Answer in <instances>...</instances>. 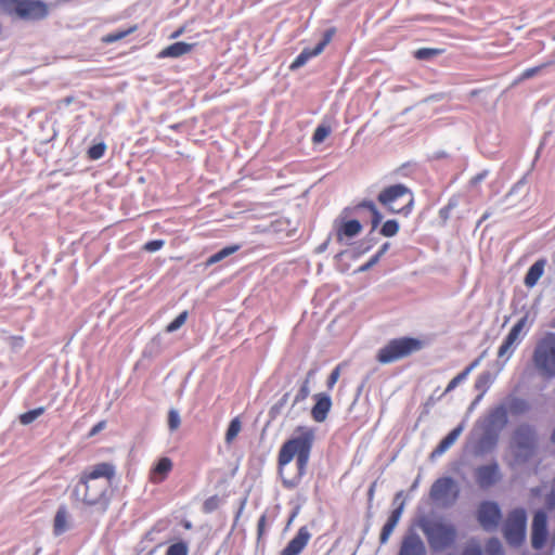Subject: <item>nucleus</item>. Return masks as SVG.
<instances>
[{
  "instance_id": "obj_1",
  "label": "nucleus",
  "mask_w": 555,
  "mask_h": 555,
  "mask_svg": "<svg viewBox=\"0 0 555 555\" xmlns=\"http://www.w3.org/2000/svg\"><path fill=\"white\" fill-rule=\"evenodd\" d=\"M315 440V430L309 426H298L283 442L278 453V472L285 489L297 488L307 473Z\"/></svg>"
},
{
  "instance_id": "obj_2",
  "label": "nucleus",
  "mask_w": 555,
  "mask_h": 555,
  "mask_svg": "<svg viewBox=\"0 0 555 555\" xmlns=\"http://www.w3.org/2000/svg\"><path fill=\"white\" fill-rule=\"evenodd\" d=\"M116 476V467L108 462L96 463L79 475L73 489V499L86 506H99L103 512L109 505V488Z\"/></svg>"
},
{
  "instance_id": "obj_3",
  "label": "nucleus",
  "mask_w": 555,
  "mask_h": 555,
  "mask_svg": "<svg viewBox=\"0 0 555 555\" xmlns=\"http://www.w3.org/2000/svg\"><path fill=\"white\" fill-rule=\"evenodd\" d=\"M378 203L390 214L409 217L414 209V194L405 184L385 186L377 195Z\"/></svg>"
},
{
  "instance_id": "obj_4",
  "label": "nucleus",
  "mask_w": 555,
  "mask_h": 555,
  "mask_svg": "<svg viewBox=\"0 0 555 555\" xmlns=\"http://www.w3.org/2000/svg\"><path fill=\"white\" fill-rule=\"evenodd\" d=\"M424 346V341L415 337L393 338L377 351L376 360L380 364H390L421 351Z\"/></svg>"
},
{
  "instance_id": "obj_5",
  "label": "nucleus",
  "mask_w": 555,
  "mask_h": 555,
  "mask_svg": "<svg viewBox=\"0 0 555 555\" xmlns=\"http://www.w3.org/2000/svg\"><path fill=\"white\" fill-rule=\"evenodd\" d=\"M533 363L545 377H555V334L547 333L538 343L533 351Z\"/></svg>"
},
{
  "instance_id": "obj_6",
  "label": "nucleus",
  "mask_w": 555,
  "mask_h": 555,
  "mask_svg": "<svg viewBox=\"0 0 555 555\" xmlns=\"http://www.w3.org/2000/svg\"><path fill=\"white\" fill-rule=\"evenodd\" d=\"M423 532L433 550H444L452 546L457 537L455 527L442 521L426 524L423 527Z\"/></svg>"
},
{
  "instance_id": "obj_7",
  "label": "nucleus",
  "mask_w": 555,
  "mask_h": 555,
  "mask_svg": "<svg viewBox=\"0 0 555 555\" xmlns=\"http://www.w3.org/2000/svg\"><path fill=\"white\" fill-rule=\"evenodd\" d=\"M527 514L521 507L514 508L507 515L503 534L508 545L518 547L526 539Z\"/></svg>"
},
{
  "instance_id": "obj_8",
  "label": "nucleus",
  "mask_w": 555,
  "mask_h": 555,
  "mask_svg": "<svg viewBox=\"0 0 555 555\" xmlns=\"http://www.w3.org/2000/svg\"><path fill=\"white\" fill-rule=\"evenodd\" d=\"M7 4L22 20H43L49 14V7L40 0H5Z\"/></svg>"
},
{
  "instance_id": "obj_9",
  "label": "nucleus",
  "mask_w": 555,
  "mask_h": 555,
  "mask_svg": "<svg viewBox=\"0 0 555 555\" xmlns=\"http://www.w3.org/2000/svg\"><path fill=\"white\" fill-rule=\"evenodd\" d=\"M514 442L516 459L520 462H526L532 456L535 449L537 437L534 428L528 424L519 425L514 433Z\"/></svg>"
},
{
  "instance_id": "obj_10",
  "label": "nucleus",
  "mask_w": 555,
  "mask_h": 555,
  "mask_svg": "<svg viewBox=\"0 0 555 555\" xmlns=\"http://www.w3.org/2000/svg\"><path fill=\"white\" fill-rule=\"evenodd\" d=\"M476 517L483 530L491 531L502 519L501 508L496 502L482 501L477 507Z\"/></svg>"
},
{
  "instance_id": "obj_11",
  "label": "nucleus",
  "mask_w": 555,
  "mask_h": 555,
  "mask_svg": "<svg viewBox=\"0 0 555 555\" xmlns=\"http://www.w3.org/2000/svg\"><path fill=\"white\" fill-rule=\"evenodd\" d=\"M474 477L480 489H489L501 480L502 474L499 464L492 462L478 466L474 472Z\"/></svg>"
},
{
  "instance_id": "obj_12",
  "label": "nucleus",
  "mask_w": 555,
  "mask_h": 555,
  "mask_svg": "<svg viewBox=\"0 0 555 555\" xmlns=\"http://www.w3.org/2000/svg\"><path fill=\"white\" fill-rule=\"evenodd\" d=\"M547 540V515L545 511L535 512L531 526V545L534 550H542Z\"/></svg>"
},
{
  "instance_id": "obj_13",
  "label": "nucleus",
  "mask_w": 555,
  "mask_h": 555,
  "mask_svg": "<svg viewBox=\"0 0 555 555\" xmlns=\"http://www.w3.org/2000/svg\"><path fill=\"white\" fill-rule=\"evenodd\" d=\"M528 317L525 315L521 319H519L516 324H514V326L511 328L504 341L499 348L498 356L500 358H503L505 356H507V358L511 357L515 346L520 341V334L526 327Z\"/></svg>"
},
{
  "instance_id": "obj_14",
  "label": "nucleus",
  "mask_w": 555,
  "mask_h": 555,
  "mask_svg": "<svg viewBox=\"0 0 555 555\" xmlns=\"http://www.w3.org/2000/svg\"><path fill=\"white\" fill-rule=\"evenodd\" d=\"M362 224L357 219H340L334 224L336 240L343 242L346 238H352L362 232Z\"/></svg>"
},
{
  "instance_id": "obj_15",
  "label": "nucleus",
  "mask_w": 555,
  "mask_h": 555,
  "mask_svg": "<svg viewBox=\"0 0 555 555\" xmlns=\"http://www.w3.org/2000/svg\"><path fill=\"white\" fill-rule=\"evenodd\" d=\"M311 533L306 526L298 529L296 535L281 551L280 555H299L308 545Z\"/></svg>"
},
{
  "instance_id": "obj_16",
  "label": "nucleus",
  "mask_w": 555,
  "mask_h": 555,
  "mask_svg": "<svg viewBox=\"0 0 555 555\" xmlns=\"http://www.w3.org/2000/svg\"><path fill=\"white\" fill-rule=\"evenodd\" d=\"M398 555H427V552L422 539L416 533H410L403 537Z\"/></svg>"
},
{
  "instance_id": "obj_17",
  "label": "nucleus",
  "mask_w": 555,
  "mask_h": 555,
  "mask_svg": "<svg viewBox=\"0 0 555 555\" xmlns=\"http://www.w3.org/2000/svg\"><path fill=\"white\" fill-rule=\"evenodd\" d=\"M172 468L173 463L171 459L167 456L160 457L150 469L149 480L154 485L162 483L167 479Z\"/></svg>"
},
{
  "instance_id": "obj_18",
  "label": "nucleus",
  "mask_w": 555,
  "mask_h": 555,
  "mask_svg": "<svg viewBox=\"0 0 555 555\" xmlns=\"http://www.w3.org/2000/svg\"><path fill=\"white\" fill-rule=\"evenodd\" d=\"M314 399L315 403L311 409V416L315 422L322 423L326 420L332 408V400L330 396L325 393H317Z\"/></svg>"
},
{
  "instance_id": "obj_19",
  "label": "nucleus",
  "mask_w": 555,
  "mask_h": 555,
  "mask_svg": "<svg viewBox=\"0 0 555 555\" xmlns=\"http://www.w3.org/2000/svg\"><path fill=\"white\" fill-rule=\"evenodd\" d=\"M362 209H365L370 212L372 229L375 230L379 225V223L383 219V216L379 212V210L377 209L374 202H372L370 199H364V201L358 203L357 205H354L352 208L345 209L344 212L351 211L353 214H358Z\"/></svg>"
},
{
  "instance_id": "obj_20",
  "label": "nucleus",
  "mask_w": 555,
  "mask_h": 555,
  "mask_svg": "<svg viewBox=\"0 0 555 555\" xmlns=\"http://www.w3.org/2000/svg\"><path fill=\"white\" fill-rule=\"evenodd\" d=\"M403 511V503L400 504L397 508H395L390 516L388 517L386 524L383 526L380 535H379V543L386 544L393 532L396 526L398 525L400 517L402 515Z\"/></svg>"
},
{
  "instance_id": "obj_21",
  "label": "nucleus",
  "mask_w": 555,
  "mask_h": 555,
  "mask_svg": "<svg viewBox=\"0 0 555 555\" xmlns=\"http://www.w3.org/2000/svg\"><path fill=\"white\" fill-rule=\"evenodd\" d=\"M454 488V481L450 477L437 479L430 489V495L434 500H444Z\"/></svg>"
},
{
  "instance_id": "obj_22",
  "label": "nucleus",
  "mask_w": 555,
  "mask_h": 555,
  "mask_svg": "<svg viewBox=\"0 0 555 555\" xmlns=\"http://www.w3.org/2000/svg\"><path fill=\"white\" fill-rule=\"evenodd\" d=\"M194 47H195V43H186L183 41L175 42V43L164 48L158 53V57L159 59H166V57L177 59L184 54L190 53Z\"/></svg>"
},
{
  "instance_id": "obj_23",
  "label": "nucleus",
  "mask_w": 555,
  "mask_h": 555,
  "mask_svg": "<svg viewBox=\"0 0 555 555\" xmlns=\"http://www.w3.org/2000/svg\"><path fill=\"white\" fill-rule=\"evenodd\" d=\"M464 426L461 424L452 429L435 448L431 456L442 455L449 448H451L462 434Z\"/></svg>"
},
{
  "instance_id": "obj_24",
  "label": "nucleus",
  "mask_w": 555,
  "mask_h": 555,
  "mask_svg": "<svg viewBox=\"0 0 555 555\" xmlns=\"http://www.w3.org/2000/svg\"><path fill=\"white\" fill-rule=\"evenodd\" d=\"M545 260L535 261L527 271L524 283L527 287H533L544 273Z\"/></svg>"
},
{
  "instance_id": "obj_25",
  "label": "nucleus",
  "mask_w": 555,
  "mask_h": 555,
  "mask_svg": "<svg viewBox=\"0 0 555 555\" xmlns=\"http://www.w3.org/2000/svg\"><path fill=\"white\" fill-rule=\"evenodd\" d=\"M69 528L68 525V513L65 506L59 507L55 513L53 520V533L54 535H61Z\"/></svg>"
},
{
  "instance_id": "obj_26",
  "label": "nucleus",
  "mask_w": 555,
  "mask_h": 555,
  "mask_svg": "<svg viewBox=\"0 0 555 555\" xmlns=\"http://www.w3.org/2000/svg\"><path fill=\"white\" fill-rule=\"evenodd\" d=\"M480 360H481V357L477 358L476 360H474L467 367H465L464 371H462L461 373H459L455 377H453L446 390H444V393H448L450 391H452L453 389H455L457 387V385L460 383H462L463 380H465L467 378V376L469 375V373L479 365L480 363Z\"/></svg>"
},
{
  "instance_id": "obj_27",
  "label": "nucleus",
  "mask_w": 555,
  "mask_h": 555,
  "mask_svg": "<svg viewBox=\"0 0 555 555\" xmlns=\"http://www.w3.org/2000/svg\"><path fill=\"white\" fill-rule=\"evenodd\" d=\"M138 28H139L138 25L134 24V25L129 26L128 28L118 29V30L108 33L105 36H103L101 40L103 43L111 44V43L119 41V40L126 38L127 36L135 33L138 30Z\"/></svg>"
},
{
  "instance_id": "obj_28",
  "label": "nucleus",
  "mask_w": 555,
  "mask_h": 555,
  "mask_svg": "<svg viewBox=\"0 0 555 555\" xmlns=\"http://www.w3.org/2000/svg\"><path fill=\"white\" fill-rule=\"evenodd\" d=\"M319 53H317V50L313 48H305L300 54L293 61L289 68L292 70L297 69L301 66H304L310 59L318 56Z\"/></svg>"
},
{
  "instance_id": "obj_29",
  "label": "nucleus",
  "mask_w": 555,
  "mask_h": 555,
  "mask_svg": "<svg viewBox=\"0 0 555 555\" xmlns=\"http://www.w3.org/2000/svg\"><path fill=\"white\" fill-rule=\"evenodd\" d=\"M238 249H240V245L225 246L224 248H222L218 253L211 255L207 259L206 266H212V264L223 260L224 258L229 257L230 255L236 253Z\"/></svg>"
},
{
  "instance_id": "obj_30",
  "label": "nucleus",
  "mask_w": 555,
  "mask_h": 555,
  "mask_svg": "<svg viewBox=\"0 0 555 555\" xmlns=\"http://www.w3.org/2000/svg\"><path fill=\"white\" fill-rule=\"evenodd\" d=\"M442 53H444V49L420 48L414 51V57L417 60H430L435 56L441 55Z\"/></svg>"
},
{
  "instance_id": "obj_31",
  "label": "nucleus",
  "mask_w": 555,
  "mask_h": 555,
  "mask_svg": "<svg viewBox=\"0 0 555 555\" xmlns=\"http://www.w3.org/2000/svg\"><path fill=\"white\" fill-rule=\"evenodd\" d=\"M242 429V423L238 417H234L227 429L225 442L231 443L238 435Z\"/></svg>"
},
{
  "instance_id": "obj_32",
  "label": "nucleus",
  "mask_w": 555,
  "mask_h": 555,
  "mask_svg": "<svg viewBox=\"0 0 555 555\" xmlns=\"http://www.w3.org/2000/svg\"><path fill=\"white\" fill-rule=\"evenodd\" d=\"M399 232V223L395 219H390L384 222L379 233L385 237H392Z\"/></svg>"
},
{
  "instance_id": "obj_33",
  "label": "nucleus",
  "mask_w": 555,
  "mask_h": 555,
  "mask_svg": "<svg viewBox=\"0 0 555 555\" xmlns=\"http://www.w3.org/2000/svg\"><path fill=\"white\" fill-rule=\"evenodd\" d=\"M492 384V376H491V373L489 372H483L481 373L476 382H475V388L479 391H481V393H485L490 385Z\"/></svg>"
},
{
  "instance_id": "obj_34",
  "label": "nucleus",
  "mask_w": 555,
  "mask_h": 555,
  "mask_svg": "<svg viewBox=\"0 0 555 555\" xmlns=\"http://www.w3.org/2000/svg\"><path fill=\"white\" fill-rule=\"evenodd\" d=\"M43 413H44V408H42V406L27 411L20 415V422L23 425H29L30 423H33L36 418H38Z\"/></svg>"
},
{
  "instance_id": "obj_35",
  "label": "nucleus",
  "mask_w": 555,
  "mask_h": 555,
  "mask_svg": "<svg viewBox=\"0 0 555 555\" xmlns=\"http://www.w3.org/2000/svg\"><path fill=\"white\" fill-rule=\"evenodd\" d=\"M486 552L488 555H503V546L499 539L491 538L486 544Z\"/></svg>"
},
{
  "instance_id": "obj_36",
  "label": "nucleus",
  "mask_w": 555,
  "mask_h": 555,
  "mask_svg": "<svg viewBox=\"0 0 555 555\" xmlns=\"http://www.w3.org/2000/svg\"><path fill=\"white\" fill-rule=\"evenodd\" d=\"M188 315H189L188 311H182L173 321H171L166 326V332L173 333V332L178 331L186 322Z\"/></svg>"
},
{
  "instance_id": "obj_37",
  "label": "nucleus",
  "mask_w": 555,
  "mask_h": 555,
  "mask_svg": "<svg viewBox=\"0 0 555 555\" xmlns=\"http://www.w3.org/2000/svg\"><path fill=\"white\" fill-rule=\"evenodd\" d=\"M188 544L183 541L171 544L166 551V555H188Z\"/></svg>"
},
{
  "instance_id": "obj_38",
  "label": "nucleus",
  "mask_w": 555,
  "mask_h": 555,
  "mask_svg": "<svg viewBox=\"0 0 555 555\" xmlns=\"http://www.w3.org/2000/svg\"><path fill=\"white\" fill-rule=\"evenodd\" d=\"M106 151V145L104 143H98L89 147L87 154L90 159L96 160L103 157Z\"/></svg>"
},
{
  "instance_id": "obj_39",
  "label": "nucleus",
  "mask_w": 555,
  "mask_h": 555,
  "mask_svg": "<svg viewBox=\"0 0 555 555\" xmlns=\"http://www.w3.org/2000/svg\"><path fill=\"white\" fill-rule=\"evenodd\" d=\"M336 33V29L334 27L327 29L324 35L323 39L314 47L317 50V53L321 54L325 47L332 41L334 35Z\"/></svg>"
},
{
  "instance_id": "obj_40",
  "label": "nucleus",
  "mask_w": 555,
  "mask_h": 555,
  "mask_svg": "<svg viewBox=\"0 0 555 555\" xmlns=\"http://www.w3.org/2000/svg\"><path fill=\"white\" fill-rule=\"evenodd\" d=\"M330 133L331 130L328 127L318 126L312 135L313 143L317 144L323 142L330 135Z\"/></svg>"
},
{
  "instance_id": "obj_41",
  "label": "nucleus",
  "mask_w": 555,
  "mask_h": 555,
  "mask_svg": "<svg viewBox=\"0 0 555 555\" xmlns=\"http://www.w3.org/2000/svg\"><path fill=\"white\" fill-rule=\"evenodd\" d=\"M220 500L217 495L209 496L203 503V512L206 514L212 513L219 507Z\"/></svg>"
},
{
  "instance_id": "obj_42",
  "label": "nucleus",
  "mask_w": 555,
  "mask_h": 555,
  "mask_svg": "<svg viewBox=\"0 0 555 555\" xmlns=\"http://www.w3.org/2000/svg\"><path fill=\"white\" fill-rule=\"evenodd\" d=\"M180 415L176 410H170L168 413V426L170 430H177L180 427Z\"/></svg>"
},
{
  "instance_id": "obj_43",
  "label": "nucleus",
  "mask_w": 555,
  "mask_h": 555,
  "mask_svg": "<svg viewBox=\"0 0 555 555\" xmlns=\"http://www.w3.org/2000/svg\"><path fill=\"white\" fill-rule=\"evenodd\" d=\"M340 371H341V364H338L330 374L328 378H327V382H326V386L330 390H332L335 386V384L337 383V380L339 379V376H340Z\"/></svg>"
},
{
  "instance_id": "obj_44",
  "label": "nucleus",
  "mask_w": 555,
  "mask_h": 555,
  "mask_svg": "<svg viewBox=\"0 0 555 555\" xmlns=\"http://www.w3.org/2000/svg\"><path fill=\"white\" fill-rule=\"evenodd\" d=\"M511 410L515 414L525 413L529 410V404L525 400L517 399L512 403Z\"/></svg>"
},
{
  "instance_id": "obj_45",
  "label": "nucleus",
  "mask_w": 555,
  "mask_h": 555,
  "mask_svg": "<svg viewBox=\"0 0 555 555\" xmlns=\"http://www.w3.org/2000/svg\"><path fill=\"white\" fill-rule=\"evenodd\" d=\"M165 242L163 240H154L144 244L143 249L149 253H154L159 250L164 246Z\"/></svg>"
},
{
  "instance_id": "obj_46",
  "label": "nucleus",
  "mask_w": 555,
  "mask_h": 555,
  "mask_svg": "<svg viewBox=\"0 0 555 555\" xmlns=\"http://www.w3.org/2000/svg\"><path fill=\"white\" fill-rule=\"evenodd\" d=\"M462 555H483V554H482L481 546L479 544H469L463 550Z\"/></svg>"
},
{
  "instance_id": "obj_47",
  "label": "nucleus",
  "mask_w": 555,
  "mask_h": 555,
  "mask_svg": "<svg viewBox=\"0 0 555 555\" xmlns=\"http://www.w3.org/2000/svg\"><path fill=\"white\" fill-rule=\"evenodd\" d=\"M488 175H489L488 170H482L481 172L477 173L469 180V185L473 188L477 186L479 183H481L488 177Z\"/></svg>"
},
{
  "instance_id": "obj_48",
  "label": "nucleus",
  "mask_w": 555,
  "mask_h": 555,
  "mask_svg": "<svg viewBox=\"0 0 555 555\" xmlns=\"http://www.w3.org/2000/svg\"><path fill=\"white\" fill-rule=\"evenodd\" d=\"M106 421H100L98 422L91 429L90 431L88 433V438H92L94 437L95 435H98L100 431H102L103 429L106 428Z\"/></svg>"
},
{
  "instance_id": "obj_49",
  "label": "nucleus",
  "mask_w": 555,
  "mask_h": 555,
  "mask_svg": "<svg viewBox=\"0 0 555 555\" xmlns=\"http://www.w3.org/2000/svg\"><path fill=\"white\" fill-rule=\"evenodd\" d=\"M266 522H267L266 515H261V517L259 518L258 524H257V535H258V539H261L262 535L264 534Z\"/></svg>"
},
{
  "instance_id": "obj_50",
  "label": "nucleus",
  "mask_w": 555,
  "mask_h": 555,
  "mask_svg": "<svg viewBox=\"0 0 555 555\" xmlns=\"http://www.w3.org/2000/svg\"><path fill=\"white\" fill-rule=\"evenodd\" d=\"M545 507L547 511H552L555 508V491H551L545 500Z\"/></svg>"
},
{
  "instance_id": "obj_51",
  "label": "nucleus",
  "mask_w": 555,
  "mask_h": 555,
  "mask_svg": "<svg viewBox=\"0 0 555 555\" xmlns=\"http://www.w3.org/2000/svg\"><path fill=\"white\" fill-rule=\"evenodd\" d=\"M542 67L543 66H535V67H531V68L526 69L522 73L521 78L522 79H528V78L533 77L534 75H537L541 70Z\"/></svg>"
},
{
  "instance_id": "obj_52",
  "label": "nucleus",
  "mask_w": 555,
  "mask_h": 555,
  "mask_svg": "<svg viewBox=\"0 0 555 555\" xmlns=\"http://www.w3.org/2000/svg\"><path fill=\"white\" fill-rule=\"evenodd\" d=\"M378 261H379L378 256L374 255L370 258V260L366 263H364L363 266H361L359 268V271L364 272V271L369 270L370 268H372L374 264H376Z\"/></svg>"
},
{
  "instance_id": "obj_53",
  "label": "nucleus",
  "mask_w": 555,
  "mask_h": 555,
  "mask_svg": "<svg viewBox=\"0 0 555 555\" xmlns=\"http://www.w3.org/2000/svg\"><path fill=\"white\" fill-rule=\"evenodd\" d=\"M186 30V27L183 25V26H180L176 31H173L171 35H170V39H176V38H179L180 36H182Z\"/></svg>"
},
{
  "instance_id": "obj_54",
  "label": "nucleus",
  "mask_w": 555,
  "mask_h": 555,
  "mask_svg": "<svg viewBox=\"0 0 555 555\" xmlns=\"http://www.w3.org/2000/svg\"><path fill=\"white\" fill-rule=\"evenodd\" d=\"M389 246H390L389 243L383 244L382 247L379 248V250L375 254V256H378V259H380V257L387 251Z\"/></svg>"
},
{
  "instance_id": "obj_55",
  "label": "nucleus",
  "mask_w": 555,
  "mask_h": 555,
  "mask_svg": "<svg viewBox=\"0 0 555 555\" xmlns=\"http://www.w3.org/2000/svg\"><path fill=\"white\" fill-rule=\"evenodd\" d=\"M531 493L535 496L540 495L541 493V488L540 487H537V488H533L531 489Z\"/></svg>"
},
{
  "instance_id": "obj_56",
  "label": "nucleus",
  "mask_w": 555,
  "mask_h": 555,
  "mask_svg": "<svg viewBox=\"0 0 555 555\" xmlns=\"http://www.w3.org/2000/svg\"><path fill=\"white\" fill-rule=\"evenodd\" d=\"M184 528H185V529H190V528H191V524H190L189 521H186V522L184 524Z\"/></svg>"
},
{
  "instance_id": "obj_57",
  "label": "nucleus",
  "mask_w": 555,
  "mask_h": 555,
  "mask_svg": "<svg viewBox=\"0 0 555 555\" xmlns=\"http://www.w3.org/2000/svg\"><path fill=\"white\" fill-rule=\"evenodd\" d=\"M301 392L304 393V397L306 396V392H307V388L306 387H302L301 388Z\"/></svg>"
},
{
  "instance_id": "obj_58",
  "label": "nucleus",
  "mask_w": 555,
  "mask_h": 555,
  "mask_svg": "<svg viewBox=\"0 0 555 555\" xmlns=\"http://www.w3.org/2000/svg\"><path fill=\"white\" fill-rule=\"evenodd\" d=\"M374 494V487L372 486L370 489V495L372 496Z\"/></svg>"
}]
</instances>
